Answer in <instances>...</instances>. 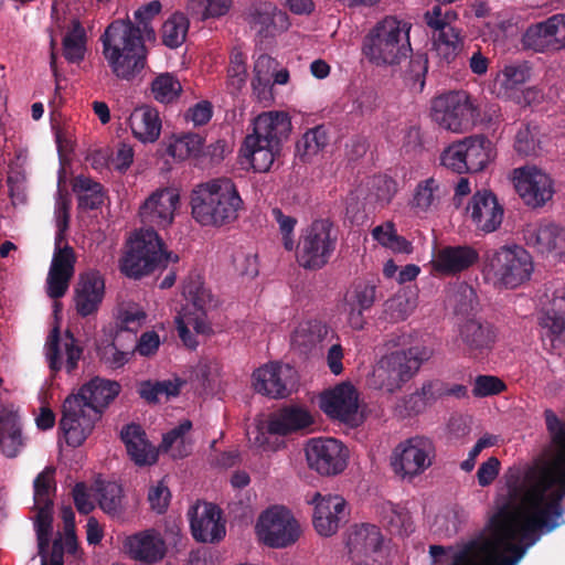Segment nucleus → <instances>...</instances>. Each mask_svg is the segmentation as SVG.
<instances>
[{"label":"nucleus","instance_id":"nucleus-1","mask_svg":"<svg viewBox=\"0 0 565 565\" xmlns=\"http://www.w3.org/2000/svg\"><path fill=\"white\" fill-rule=\"evenodd\" d=\"M120 384L95 377L84 384L76 394L68 395L62 406L60 428L67 445L81 446L92 434L106 407L118 396Z\"/></svg>","mask_w":565,"mask_h":565},{"label":"nucleus","instance_id":"nucleus-2","mask_svg":"<svg viewBox=\"0 0 565 565\" xmlns=\"http://www.w3.org/2000/svg\"><path fill=\"white\" fill-rule=\"evenodd\" d=\"M100 41L103 55L116 77L130 81L143 70L146 46L140 28H135L129 18L113 21Z\"/></svg>","mask_w":565,"mask_h":565},{"label":"nucleus","instance_id":"nucleus-3","mask_svg":"<svg viewBox=\"0 0 565 565\" xmlns=\"http://www.w3.org/2000/svg\"><path fill=\"white\" fill-rule=\"evenodd\" d=\"M244 202L230 178L198 184L191 194L193 218L203 226H223L237 220Z\"/></svg>","mask_w":565,"mask_h":565},{"label":"nucleus","instance_id":"nucleus-4","mask_svg":"<svg viewBox=\"0 0 565 565\" xmlns=\"http://www.w3.org/2000/svg\"><path fill=\"white\" fill-rule=\"evenodd\" d=\"M411 28V23L395 15L384 17L364 36L362 53L376 66L399 64L412 52Z\"/></svg>","mask_w":565,"mask_h":565},{"label":"nucleus","instance_id":"nucleus-5","mask_svg":"<svg viewBox=\"0 0 565 565\" xmlns=\"http://www.w3.org/2000/svg\"><path fill=\"white\" fill-rule=\"evenodd\" d=\"M54 467H46L34 480V508L38 510L35 516V531L38 539L39 555L42 565H64V546L62 536L53 541L50 557L47 548L53 531V500L55 491Z\"/></svg>","mask_w":565,"mask_h":565},{"label":"nucleus","instance_id":"nucleus-6","mask_svg":"<svg viewBox=\"0 0 565 565\" xmlns=\"http://www.w3.org/2000/svg\"><path fill=\"white\" fill-rule=\"evenodd\" d=\"M70 209L68 198L58 193L55 209L57 227L55 248L46 278V294L52 299H60L66 294L75 274V252L68 244L62 245L68 230Z\"/></svg>","mask_w":565,"mask_h":565},{"label":"nucleus","instance_id":"nucleus-7","mask_svg":"<svg viewBox=\"0 0 565 565\" xmlns=\"http://www.w3.org/2000/svg\"><path fill=\"white\" fill-rule=\"evenodd\" d=\"M431 355L433 350L425 345H415L408 350H397L386 354L375 366L371 385L374 388L394 393L401 390Z\"/></svg>","mask_w":565,"mask_h":565},{"label":"nucleus","instance_id":"nucleus-8","mask_svg":"<svg viewBox=\"0 0 565 565\" xmlns=\"http://www.w3.org/2000/svg\"><path fill=\"white\" fill-rule=\"evenodd\" d=\"M179 256L163 249V243L153 228L141 230L129 242L128 250L121 259L120 269L130 278H140L169 262H178Z\"/></svg>","mask_w":565,"mask_h":565},{"label":"nucleus","instance_id":"nucleus-9","mask_svg":"<svg viewBox=\"0 0 565 565\" xmlns=\"http://www.w3.org/2000/svg\"><path fill=\"white\" fill-rule=\"evenodd\" d=\"M179 256L163 249V243L153 228L141 230L129 242L128 250L121 259L120 269L130 278H140L169 262H178Z\"/></svg>","mask_w":565,"mask_h":565},{"label":"nucleus","instance_id":"nucleus-10","mask_svg":"<svg viewBox=\"0 0 565 565\" xmlns=\"http://www.w3.org/2000/svg\"><path fill=\"white\" fill-rule=\"evenodd\" d=\"M338 245V230L328 218L313 221L307 226L297 245V262L309 270L323 268L332 257Z\"/></svg>","mask_w":565,"mask_h":565},{"label":"nucleus","instance_id":"nucleus-11","mask_svg":"<svg viewBox=\"0 0 565 565\" xmlns=\"http://www.w3.org/2000/svg\"><path fill=\"white\" fill-rule=\"evenodd\" d=\"M532 269L531 256L524 248L504 246L488 255L483 274L494 285L515 288L530 278Z\"/></svg>","mask_w":565,"mask_h":565},{"label":"nucleus","instance_id":"nucleus-12","mask_svg":"<svg viewBox=\"0 0 565 565\" xmlns=\"http://www.w3.org/2000/svg\"><path fill=\"white\" fill-rule=\"evenodd\" d=\"M478 117V108L466 92H451L433 100L431 118L443 129L465 132L471 129Z\"/></svg>","mask_w":565,"mask_h":565},{"label":"nucleus","instance_id":"nucleus-13","mask_svg":"<svg viewBox=\"0 0 565 565\" xmlns=\"http://www.w3.org/2000/svg\"><path fill=\"white\" fill-rule=\"evenodd\" d=\"M260 542L271 548H285L295 544L301 529L292 513L284 507H271L264 511L256 523Z\"/></svg>","mask_w":565,"mask_h":565},{"label":"nucleus","instance_id":"nucleus-14","mask_svg":"<svg viewBox=\"0 0 565 565\" xmlns=\"http://www.w3.org/2000/svg\"><path fill=\"white\" fill-rule=\"evenodd\" d=\"M434 457L433 441L427 437L415 436L397 445L393 452L392 466L403 478H413L429 468Z\"/></svg>","mask_w":565,"mask_h":565},{"label":"nucleus","instance_id":"nucleus-15","mask_svg":"<svg viewBox=\"0 0 565 565\" xmlns=\"http://www.w3.org/2000/svg\"><path fill=\"white\" fill-rule=\"evenodd\" d=\"M305 450L309 468L320 476H337L348 465V449L335 438H313L308 441Z\"/></svg>","mask_w":565,"mask_h":565},{"label":"nucleus","instance_id":"nucleus-16","mask_svg":"<svg viewBox=\"0 0 565 565\" xmlns=\"http://www.w3.org/2000/svg\"><path fill=\"white\" fill-rule=\"evenodd\" d=\"M319 405L330 418L351 427L363 423V415L359 412V394L350 383H341L321 394Z\"/></svg>","mask_w":565,"mask_h":565},{"label":"nucleus","instance_id":"nucleus-17","mask_svg":"<svg viewBox=\"0 0 565 565\" xmlns=\"http://www.w3.org/2000/svg\"><path fill=\"white\" fill-rule=\"evenodd\" d=\"M513 182L520 198L531 207H542L553 198V180L535 166L514 169Z\"/></svg>","mask_w":565,"mask_h":565},{"label":"nucleus","instance_id":"nucleus-18","mask_svg":"<svg viewBox=\"0 0 565 565\" xmlns=\"http://www.w3.org/2000/svg\"><path fill=\"white\" fill-rule=\"evenodd\" d=\"M522 43L526 49L541 53L565 49V13L554 14L530 25L523 34Z\"/></svg>","mask_w":565,"mask_h":565},{"label":"nucleus","instance_id":"nucleus-19","mask_svg":"<svg viewBox=\"0 0 565 565\" xmlns=\"http://www.w3.org/2000/svg\"><path fill=\"white\" fill-rule=\"evenodd\" d=\"M296 382L297 372L288 364L270 363L254 372L255 391L273 398L287 397Z\"/></svg>","mask_w":565,"mask_h":565},{"label":"nucleus","instance_id":"nucleus-20","mask_svg":"<svg viewBox=\"0 0 565 565\" xmlns=\"http://www.w3.org/2000/svg\"><path fill=\"white\" fill-rule=\"evenodd\" d=\"M82 354L83 349L76 344L70 331L61 339L58 327L51 330L45 343V356L52 371L57 372L64 367L67 373H72Z\"/></svg>","mask_w":565,"mask_h":565},{"label":"nucleus","instance_id":"nucleus-21","mask_svg":"<svg viewBox=\"0 0 565 565\" xmlns=\"http://www.w3.org/2000/svg\"><path fill=\"white\" fill-rule=\"evenodd\" d=\"M466 212L478 231L492 233L503 220V207L497 196L488 190L477 191L470 199Z\"/></svg>","mask_w":565,"mask_h":565},{"label":"nucleus","instance_id":"nucleus-22","mask_svg":"<svg viewBox=\"0 0 565 565\" xmlns=\"http://www.w3.org/2000/svg\"><path fill=\"white\" fill-rule=\"evenodd\" d=\"M122 548L131 559L145 565L160 562L167 553L166 542L154 529H148L127 536L124 540Z\"/></svg>","mask_w":565,"mask_h":565},{"label":"nucleus","instance_id":"nucleus-23","mask_svg":"<svg viewBox=\"0 0 565 565\" xmlns=\"http://www.w3.org/2000/svg\"><path fill=\"white\" fill-rule=\"evenodd\" d=\"M179 203L180 195L175 189H159L143 202L139 215L143 223L164 228L173 222Z\"/></svg>","mask_w":565,"mask_h":565},{"label":"nucleus","instance_id":"nucleus-24","mask_svg":"<svg viewBox=\"0 0 565 565\" xmlns=\"http://www.w3.org/2000/svg\"><path fill=\"white\" fill-rule=\"evenodd\" d=\"M497 340L494 327L477 318L465 319L458 326L459 347L470 355L477 356L490 350Z\"/></svg>","mask_w":565,"mask_h":565},{"label":"nucleus","instance_id":"nucleus-25","mask_svg":"<svg viewBox=\"0 0 565 565\" xmlns=\"http://www.w3.org/2000/svg\"><path fill=\"white\" fill-rule=\"evenodd\" d=\"M527 246L543 255L565 256V228L554 223L527 224L523 230Z\"/></svg>","mask_w":565,"mask_h":565},{"label":"nucleus","instance_id":"nucleus-26","mask_svg":"<svg viewBox=\"0 0 565 565\" xmlns=\"http://www.w3.org/2000/svg\"><path fill=\"white\" fill-rule=\"evenodd\" d=\"M193 537L203 543H214L225 535V526L221 523V511L212 503L196 504L189 511Z\"/></svg>","mask_w":565,"mask_h":565},{"label":"nucleus","instance_id":"nucleus-27","mask_svg":"<svg viewBox=\"0 0 565 565\" xmlns=\"http://www.w3.org/2000/svg\"><path fill=\"white\" fill-rule=\"evenodd\" d=\"M104 295L105 281L99 271L89 270L81 274L73 298L77 315L85 318L97 312Z\"/></svg>","mask_w":565,"mask_h":565},{"label":"nucleus","instance_id":"nucleus-28","mask_svg":"<svg viewBox=\"0 0 565 565\" xmlns=\"http://www.w3.org/2000/svg\"><path fill=\"white\" fill-rule=\"evenodd\" d=\"M377 299V286L373 280H360L352 285L344 296V311L349 324L355 329L364 328L363 312L370 310Z\"/></svg>","mask_w":565,"mask_h":565},{"label":"nucleus","instance_id":"nucleus-29","mask_svg":"<svg viewBox=\"0 0 565 565\" xmlns=\"http://www.w3.org/2000/svg\"><path fill=\"white\" fill-rule=\"evenodd\" d=\"M243 20L260 39L273 36L278 24L285 28L287 15L268 1H255L245 8Z\"/></svg>","mask_w":565,"mask_h":565},{"label":"nucleus","instance_id":"nucleus-30","mask_svg":"<svg viewBox=\"0 0 565 565\" xmlns=\"http://www.w3.org/2000/svg\"><path fill=\"white\" fill-rule=\"evenodd\" d=\"M312 503H315L313 525L321 536L333 535L344 519L345 501L340 495H324L316 493Z\"/></svg>","mask_w":565,"mask_h":565},{"label":"nucleus","instance_id":"nucleus-31","mask_svg":"<svg viewBox=\"0 0 565 565\" xmlns=\"http://www.w3.org/2000/svg\"><path fill=\"white\" fill-rule=\"evenodd\" d=\"M334 337L323 322L309 320L300 322L291 334V347L301 354L320 352Z\"/></svg>","mask_w":565,"mask_h":565},{"label":"nucleus","instance_id":"nucleus-32","mask_svg":"<svg viewBox=\"0 0 565 565\" xmlns=\"http://www.w3.org/2000/svg\"><path fill=\"white\" fill-rule=\"evenodd\" d=\"M291 131V122L287 114L268 111L258 115L253 124V132L247 136L281 147Z\"/></svg>","mask_w":565,"mask_h":565},{"label":"nucleus","instance_id":"nucleus-33","mask_svg":"<svg viewBox=\"0 0 565 565\" xmlns=\"http://www.w3.org/2000/svg\"><path fill=\"white\" fill-rule=\"evenodd\" d=\"M477 259L478 253L470 246H447L438 250L431 265L441 275H455L468 269Z\"/></svg>","mask_w":565,"mask_h":565},{"label":"nucleus","instance_id":"nucleus-34","mask_svg":"<svg viewBox=\"0 0 565 565\" xmlns=\"http://www.w3.org/2000/svg\"><path fill=\"white\" fill-rule=\"evenodd\" d=\"M129 127L141 142H154L159 139L162 122L159 111L150 106L137 107L129 116Z\"/></svg>","mask_w":565,"mask_h":565},{"label":"nucleus","instance_id":"nucleus-35","mask_svg":"<svg viewBox=\"0 0 565 565\" xmlns=\"http://www.w3.org/2000/svg\"><path fill=\"white\" fill-rule=\"evenodd\" d=\"M121 439L131 460L138 466L152 465L157 461V451L146 439V433L137 424H129L121 429Z\"/></svg>","mask_w":565,"mask_h":565},{"label":"nucleus","instance_id":"nucleus-36","mask_svg":"<svg viewBox=\"0 0 565 565\" xmlns=\"http://www.w3.org/2000/svg\"><path fill=\"white\" fill-rule=\"evenodd\" d=\"M25 440L18 414L2 412L0 415V448L4 456L17 457L25 446Z\"/></svg>","mask_w":565,"mask_h":565},{"label":"nucleus","instance_id":"nucleus-37","mask_svg":"<svg viewBox=\"0 0 565 565\" xmlns=\"http://www.w3.org/2000/svg\"><path fill=\"white\" fill-rule=\"evenodd\" d=\"M461 143L468 173L482 171L495 157L492 142L483 135L466 137Z\"/></svg>","mask_w":565,"mask_h":565},{"label":"nucleus","instance_id":"nucleus-38","mask_svg":"<svg viewBox=\"0 0 565 565\" xmlns=\"http://www.w3.org/2000/svg\"><path fill=\"white\" fill-rule=\"evenodd\" d=\"M239 152L256 172H267L279 154L280 148L246 136Z\"/></svg>","mask_w":565,"mask_h":565},{"label":"nucleus","instance_id":"nucleus-39","mask_svg":"<svg viewBox=\"0 0 565 565\" xmlns=\"http://www.w3.org/2000/svg\"><path fill=\"white\" fill-rule=\"evenodd\" d=\"M312 424L311 415L301 407L289 406L276 413L268 423V433L287 435Z\"/></svg>","mask_w":565,"mask_h":565},{"label":"nucleus","instance_id":"nucleus-40","mask_svg":"<svg viewBox=\"0 0 565 565\" xmlns=\"http://www.w3.org/2000/svg\"><path fill=\"white\" fill-rule=\"evenodd\" d=\"M124 331H118L111 342L98 349L100 361L109 369L117 370L129 362L135 353L132 343L136 342L134 334L128 333V344L122 343Z\"/></svg>","mask_w":565,"mask_h":565},{"label":"nucleus","instance_id":"nucleus-41","mask_svg":"<svg viewBox=\"0 0 565 565\" xmlns=\"http://www.w3.org/2000/svg\"><path fill=\"white\" fill-rule=\"evenodd\" d=\"M72 190L77 196L78 209L96 210L104 204L105 192L99 182L83 174L73 180Z\"/></svg>","mask_w":565,"mask_h":565},{"label":"nucleus","instance_id":"nucleus-42","mask_svg":"<svg viewBox=\"0 0 565 565\" xmlns=\"http://www.w3.org/2000/svg\"><path fill=\"white\" fill-rule=\"evenodd\" d=\"M434 46L437 55L443 61L451 63L463 47V38L460 30L452 25L437 30L434 34Z\"/></svg>","mask_w":565,"mask_h":565},{"label":"nucleus","instance_id":"nucleus-43","mask_svg":"<svg viewBox=\"0 0 565 565\" xmlns=\"http://www.w3.org/2000/svg\"><path fill=\"white\" fill-rule=\"evenodd\" d=\"M192 429V423L189 419L181 422L177 427L163 435L160 450L170 452L173 458H184L190 455L192 443L186 435Z\"/></svg>","mask_w":565,"mask_h":565},{"label":"nucleus","instance_id":"nucleus-44","mask_svg":"<svg viewBox=\"0 0 565 565\" xmlns=\"http://www.w3.org/2000/svg\"><path fill=\"white\" fill-rule=\"evenodd\" d=\"M350 552H375L381 546V533L373 524L355 525L348 536Z\"/></svg>","mask_w":565,"mask_h":565},{"label":"nucleus","instance_id":"nucleus-45","mask_svg":"<svg viewBox=\"0 0 565 565\" xmlns=\"http://www.w3.org/2000/svg\"><path fill=\"white\" fill-rule=\"evenodd\" d=\"M63 55L70 63H79L86 52V32L79 21L74 20L72 29L63 38Z\"/></svg>","mask_w":565,"mask_h":565},{"label":"nucleus","instance_id":"nucleus-46","mask_svg":"<svg viewBox=\"0 0 565 565\" xmlns=\"http://www.w3.org/2000/svg\"><path fill=\"white\" fill-rule=\"evenodd\" d=\"M98 503L100 509L111 515L120 516L124 513L122 488L117 482H100L97 484Z\"/></svg>","mask_w":565,"mask_h":565},{"label":"nucleus","instance_id":"nucleus-47","mask_svg":"<svg viewBox=\"0 0 565 565\" xmlns=\"http://www.w3.org/2000/svg\"><path fill=\"white\" fill-rule=\"evenodd\" d=\"M372 236L382 246L390 248L394 253L409 254L413 250L412 243L397 234L392 222H385L373 228Z\"/></svg>","mask_w":565,"mask_h":565},{"label":"nucleus","instance_id":"nucleus-48","mask_svg":"<svg viewBox=\"0 0 565 565\" xmlns=\"http://www.w3.org/2000/svg\"><path fill=\"white\" fill-rule=\"evenodd\" d=\"M189 20L183 13L172 14L162 25V42L164 45L179 47L186 38Z\"/></svg>","mask_w":565,"mask_h":565},{"label":"nucleus","instance_id":"nucleus-49","mask_svg":"<svg viewBox=\"0 0 565 565\" xmlns=\"http://www.w3.org/2000/svg\"><path fill=\"white\" fill-rule=\"evenodd\" d=\"M328 143V136L326 130L322 127H315L309 129L307 132L302 135V137L297 141L296 150L297 153L303 159H309L310 157L317 154L320 150H322Z\"/></svg>","mask_w":565,"mask_h":565},{"label":"nucleus","instance_id":"nucleus-50","mask_svg":"<svg viewBox=\"0 0 565 565\" xmlns=\"http://www.w3.org/2000/svg\"><path fill=\"white\" fill-rule=\"evenodd\" d=\"M183 294L191 300L195 309L209 310L216 306L212 292L201 282L199 277L190 278L184 284Z\"/></svg>","mask_w":565,"mask_h":565},{"label":"nucleus","instance_id":"nucleus-51","mask_svg":"<svg viewBox=\"0 0 565 565\" xmlns=\"http://www.w3.org/2000/svg\"><path fill=\"white\" fill-rule=\"evenodd\" d=\"M181 89L180 82L169 73L160 74L151 84L153 97L160 103H171L178 97Z\"/></svg>","mask_w":565,"mask_h":565},{"label":"nucleus","instance_id":"nucleus-52","mask_svg":"<svg viewBox=\"0 0 565 565\" xmlns=\"http://www.w3.org/2000/svg\"><path fill=\"white\" fill-rule=\"evenodd\" d=\"M202 138L198 134H186L175 138L168 146V153L177 159L183 160L195 156L201 151Z\"/></svg>","mask_w":565,"mask_h":565},{"label":"nucleus","instance_id":"nucleus-53","mask_svg":"<svg viewBox=\"0 0 565 565\" xmlns=\"http://www.w3.org/2000/svg\"><path fill=\"white\" fill-rule=\"evenodd\" d=\"M537 136L539 131L535 126L532 127L529 124H523L515 135L514 150L523 157L536 154L540 148Z\"/></svg>","mask_w":565,"mask_h":565},{"label":"nucleus","instance_id":"nucleus-54","mask_svg":"<svg viewBox=\"0 0 565 565\" xmlns=\"http://www.w3.org/2000/svg\"><path fill=\"white\" fill-rule=\"evenodd\" d=\"M450 300L455 312L458 315L469 313L478 303L476 290L466 282H461L451 292Z\"/></svg>","mask_w":565,"mask_h":565},{"label":"nucleus","instance_id":"nucleus-55","mask_svg":"<svg viewBox=\"0 0 565 565\" xmlns=\"http://www.w3.org/2000/svg\"><path fill=\"white\" fill-rule=\"evenodd\" d=\"M161 3L158 0L151 1L138 10L135 11L134 17L137 22L135 28H140V35L146 36L147 39L154 38V30L151 26L152 19L160 13Z\"/></svg>","mask_w":565,"mask_h":565},{"label":"nucleus","instance_id":"nucleus-56","mask_svg":"<svg viewBox=\"0 0 565 565\" xmlns=\"http://www.w3.org/2000/svg\"><path fill=\"white\" fill-rule=\"evenodd\" d=\"M190 3L202 19L206 20L227 14L233 6V0H190Z\"/></svg>","mask_w":565,"mask_h":565},{"label":"nucleus","instance_id":"nucleus-57","mask_svg":"<svg viewBox=\"0 0 565 565\" xmlns=\"http://www.w3.org/2000/svg\"><path fill=\"white\" fill-rule=\"evenodd\" d=\"M441 164L459 174L468 173L465 160L463 146L460 141L454 142L440 156Z\"/></svg>","mask_w":565,"mask_h":565},{"label":"nucleus","instance_id":"nucleus-58","mask_svg":"<svg viewBox=\"0 0 565 565\" xmlns=\"http://www.w3.org/2000/svg\"><path fill=\"white\" fill-rule=\"evenodd\" d=\"M530 78V67L526 64L508 65L502 71L501 85L505 89H515Z\"/></svg>","mask_w":565,"mask_h":565},{"label":"nucleus","instance_id":"nucleus-59","mask_svg":"<svg viewBox=\"0 0 565 565\" xmlns=\"http://www.w3.org/2000/svg\"><path fill=\"white\" fill-rule=\"evenodd\" d=\"M379 106L377 93L373 88H364L353 99L351 113L359 116H366L375 111Z\"/></svg>","mask_w":565,"mask_h":565},{"label":"nucleus","instance_id":"nucleus-60","mask_svg":"<svg viewBox=\"0 0 565 565\" xmlns=\"http://www.w3.org/2000/svg\"><path fill=\"white\" fill-rule=\"evenodd\" d=\"M505 384L493 375H478L473 381L472 394L476 397H486L504 391Z\"/></svg>","mask_w":565,"mask_h":565},{"label":"nucleus","instance_id":"nucleus-61","mask_svg":"<svg viewBox=\"0 0 565 565\" xmlns=\"http://www.w3.org/2000/svg\"><path fill=\"white\" fill-rule=\"evenodd\" d=\"M372 190L381 205L388 204L397 191L396 182L386 175H377L372 180Z\"/></svg>","mask_w":565,"mask_h":565},{"label":"nucleus","instance_id":"nucleus-62","mask_svg":"<svg viewBox=\"0 0 565 565\" xmlns=\"http://www.w3.org/2000/svg\"><path fill=\"white\" fill-rule=\"evenodd\" d=\"M439 185L434 179H428L424 184H419L414 196V203L423 211L429 209L437 200L436 192Z\"/></svg>","mask_w":565,"mask_h":565},{"label":"nucleus","instance_id":"nucleus-63","mask_svg":"<svg viewBox=\"0 0 565 565\" xmlns=\"http://www.w3.org/2000/svg\"><path fill=\"white\" fill-rule=\"evenodd\" d=\"M206 311L207 310L200 309H195L194 312L185 311L175 319L189 329H193L198 334H206L211 331V327L206 320Z\"/></svg>","mask_w":565,"mask_h":565},{"label":"nucleus","instance_id":"nucleus-64","mask_svg":"<svg viewBox=\"0 0 565 565\" xmlns=\"http://www.w3.org/2000/svg\"><path fill=\"white\" fill-rule=\"evenodd\" d=\"M540 323L553 335H565V315L547 309L540 318Z\"/></svg>","mask_w":565,"mask_h":565}]
</instances>
